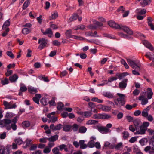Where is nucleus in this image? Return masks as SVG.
<instances>
[{"label":"nucleus","mask_w":154,"mask_h":154,"mask_svg":"<svg viewBox=\"0 0 154 154\" xmlns=\"http://www.w3.org/2000/svg\"><path fill=\"white\" fill-rule=\"evenodd\" d=\"M10 24V22L9 20L6 21L4 23L3 26H2V29H5Z\"/></svg>","instance_id":"a19ab883"},{"label":"nucleus","mask_w":154,"mask_h":154,"mask_svg":"<svg viewBox=\"0 0 154 154\" xmlns=\"http://www.w3.org/2000/svg\"><path fill=\"white\" fill-rule=\"evenodd\" d=\"M149 123L148 122H143L142 125H141L146 131V130L148 129L147 128L149 126Z\"/></svg>","instance_id":"e433bc0d"},{"label":"nucleus","mask_w":154,"mask_h":154,"mask_svg":"<svg viewBox=\"0 0 154 154\" xmlns=\"http://www.w3.org/2000/svg\"><path fill=\"white\" fill-rule=\"evenodd\" d=\"M134 126L136 128L139 127L141 125L142 122L140 119H134L133 122Z\"/></svg>","instance_id":"4468645a"},{"label":"nucleus","mask_w":154,"mask_h":154,"mask_svg":"<svg viewBox=\"0 0 154 154\" xmlns=\"http://www.w3.org/2000/svg\"><path fill=\"white\" fill-rule=\"evenodd\" d=\"M52 43L55 46H59L61 44L60 42L57 40H55L53 41Z\"/></svg>","instance_id":"774afa93"},{"label":"nucleus","mask_w":154,"mask_h":154,"mask_svg":"<svg viewBox=\"0 0 154 154\" xmlns=\"http://www.w3.org/2000/svg\"><path fill=\"white\" fill-rule=\"evenodd\" d=\"M63 106L64 105L63 103L61 102H59L58 103L57 109L58 110H60L62 109V108L63 107Z\"/></svg>","instance_id":"6e6d98bb"},{"label":"nucleus","mask_w":154,"mask_h":154,"mask_svg":"<svg viewBox=\"0 0 154 154\" xmlns=\"http://www.w3.org/2000/svg\"><path fill=\"white\" fill-rule=\"evenodd\" d=\"M139 100L141 101V104L143 105H145L148 102V99L143 95L140 96L139 97Z\"/></svg>","instance_id":"ddd939ff"},{"label":"nucleus","mask_w":154,"mask_h":154,"mask_svg":"<svg viewBox=\"0 0 154 154\" xmlns=\"http://www.w3.org/2000/svg\"><path fill=\"white\" fill-rule=\"evenodd\" d=\"M92 118L93 119H101V114L97 113L94 114Z\"/></svg>","instance_id":"79ce46f5"},{"label":"nucleus","mask_w":154,"mask_h":154,"mask_svg":"<svg viewBox=\"0 0 154 154\" xmlns=\"http://www.w3.org/2000/svg\"><path fill=\"white\" fill-rule=\"evenodd\" d=\"M108 24L111 27L118 29H122L129 35H132L133 33L132 31L128 27L122 25H119L113 21H109L108 22Z\"/></svg>","instance_id":"f257e3e1"},{"label":"nucleus","mask_w":154,"mask_h":154,"mask_svg":"<svg viewBox=\"0 0 154 154\" xmlns=\"http://www.w3.org/2000/svg\"><path fill=\"white\" fill-rule=\"evenodd\" d=\"M111 118V116L109 114L106 113L101 114V119H109Z\"/></svg>","instance_id":"5701e85b"},{"label":"nucleus","mask_w":154,"mask_h":154,"mask_svg":"<svg viewBox=\"0 0 154 154\" xmlns=\"http://www.w3.org/2000/svg\"><path fill=\"white\" fill-rule=\"evenodd\" d=\"M79 143L80 146V148L81 149H85L87 147V145L85 144V141L83 140H80Z\"/></svg>","instance_id":"a211bd4d"},{"label":"nucleus","mask_w":154,"mask_h":154,"mask_svg":"<svg viewBox=\"0 0 154 154\" xmlns=\"http://www.w3.org/2000/svg\"><path fill=\"white\" fill-rule=\"evenodd\" d=\"M117 94L119 97L116 100H115V104L118 105L119 104L121 106H123L125 103V95L123 94L117 93Z\"/></svg>","instance_id":"7ed1b4c3"},{"label":"nucleus","mask_w":154,"mask_h":154,"mask_svg":"<svg viewBox=\"0 0 154 154\" xmlns=\"http://www.w3.org/2000/svg\"><path fill=\"white\" fill-rule=\"evenodd\" d=\"M18 78V76L16 74H14L9 77V80L11 82H16Z\"/></svg>","instance_id":"aec40b11"},{"label":"nucleus","mask_w":154,"mask_h":154,"mask_svg":"<svg viewBox=\"0 0 154 154\" xmlns=\"http://www.w3.org/2000/svg\"><path fill=\"white\" fill-rule=\"evenodd\" d=\"M72 128V126L71 125H66L63 126V130L65 132H69L70 131Z\"/></svg>","instance_id":"4be33fe9"},{"label":"nucleus","mask_w":154,"mask_h":154,"mask_svg":"<svg viewBox=\"0 0 154 154\" xmlns=\"http://www.w3.org/2000/svg\"><path fill=\"white\" fill-rule=\"evenodd\" d=\"M97 129L99 132L103 134H106L110 131L108 128L105 127H98Z\"/></svg>","instance_id":"1a4fd4ad"},{"label":"nucleus","mask_w":154,"mask_h":154,"mask_svg":"<svg viewBox=\"0 0 154 154\" xmlns=\"http://www.w3.org/2000/svg\"><path fill=\"white\" fill-rule=\"evenodd\" d=\"M94 141L92 140H91L88 143V146L90 148H93L94 146Z\"/></svg>","instance_id":"ea45409f"},{"label":"nucleus","mask_w":154,"mask_h":154,"mask_svg":"<svg viewBox=\"0 0 154 154\" xmlns=\"http://www.w3.org/2000/svg\"><path fill=\"white\" fill-rule=\"evenodd\" d=\"M85 29V26L83 25H80L77 26V28L75 29V30H77L78 29H81L83 30Z\"/></svg>","instance_id":"e2e57ef3"},{"label":"nucleus","mask_w":154,"mask_h":154,"mask_svg":"<svg viewBox=\"0 0 154 154\" xmlns=\"http://www.w3.org/2000/svg\"><path fill=\"white\" fill-rule=\"evenodd\" d=\"M51 150V149L47 146L44 148L43 152L45 153L48 154L50 152Z\"/></svg>","instance_id":"09e8293b"},{"label":"nucleus","mask_w":154,"mask_h":154,"mask_svg":"<svg viewBox=\"0 0 154 154\" xmlns=\"http://www.w3.org/2000/svg\"><path fill=\"white\" fill-rule=\"evenodd\" d=\"M135 127H134V126L132 125H130L129 127V129L132 132H134L135 131H136V128Z\"/></svg>","instance_id":"603ef678"},{"label":"nucleus","mask_w":154,"mask_h":154,"mask_svg":"<svg viewBox=\"0 0 154 154\" xmlns=\"http://www.w3.org/2000/svg\"><path fill=\"white\" fill-rule=\"evenodd\" d=\"M151 2L150 0H143L140 2V4L142 7H144L145 6L148 5Z\"/></svg>","instance_id":"f3484780"},{"label":"nucleus","mask_w":154,"mask_h":154,"mask_svg":"<svg viewBox=\"0 0 154 154\" xmlns=\"http://www.w3.org/2000/svg\"><path fill=\"white\" fill-rule=\"evenodd\" d=\"M2 149V154H9L10 152V150L8 147H3Z\"/></svg>","instance_id":"c756f323"},{"label":"nucleus","mask_w":154,"mask_h":154,"mask_svg":"<svg viewBox=\"0 0 154 154\" xmlns=\"http://www.w3.org/2000/svg\"><path fill=\"white\" fill-rule=\"evenodd\" d=\"M101 109L103 111L106 112L109 111L111 109L110 107L107 106H103Z\"/></svg>","instance_id":"49530a36"},{"label":"nucleus","mask_w":154,"mask_h":154,"mask_svg":"<svg viewBox=\"0 0 154 154\" xmlns=\"http://www.w3.org/2000/svg\"><path fill=\"white\" fill-rule=\"evenodd\" d=\"M123 146V144L122 142L118 143L116 146L115 145L114 148L116 150H118Z\"/></svg>","instance_id":"c9c22d12"},{"label":"nucleus","mask_w":154,"mask_h":154,"mask_svg":"<svg viewBox=\"0 0 154 154\" xmlns=\"http://www.w3.org/2000/svg\"><path fill=\"white\" fill-rule=\"evenodd\" d=\"M62 127L63 125L61 124H57L55 126V131L60 130L62 128Z\"/></svg>","instance_id":"3c124183"},{"label":"nucleus","mask_w":154,"mask_h":154,"mask_svg":"<svg viewBox=\"0 0 154 154\" xmlns=\"http://www.w3.org/2000/svg\"><path fill=\"white\" fill-rule=\"evenodd\" d=\"M127 63L133 69H136L138 71L140 70V65L139 62H137L136 61H133L128 59H127Z\"/></svg>","instance_id":"20e7f679"},{"label":"nucleus","mask_w":154,"mask_h":154,"mask_svg":"<svg viewBox=\"0 0 154 154\" xmlns=\"http://www.w3.org/2000/svg\"><path fill=\"white\" fill-rule=\"evenodd\" d=\"M118 35L121 37L124 38H129V36L126 34H124L122 33H119Z\"/></svg>","instance_id":"4d7b16f0"},{"label":"nucleus","mask_w":154,"mask_h":154,"mask_svg":"<svg viewBox=\"0 0 154 154\" xmlns=\"http://www.w3.org/2000/svg\"><path fill=\"white\" fill-rule=\"evenodd\" d=\"M148 110L149 109H148V108L144 109L143 111L142 112V116L144 117H146L148 115Z\"/></svg>","instance_id":"4c0bfd02"},{"label":"nucleus","mask_w":154,"mask_h":154,"mask_svg":"<svg viewBox=\"0 0 154 154\" xmlns=\"http://www.w3.org/2000/svg\"><path fill=\"white\" fill-rule=\"evenodd\" d=\"M43 34L44 35H47L49 38H51L53 35V32L51 28L47 29L45 32H42Z\"/></svg>","instance_id":"9b49d317"},{"label":"nucleus","mask_w":154,"mask_h":154,"mask_svg":"<svg viewBox=\"0 0 154 154\" xmlns=\"http://www.w3.org/2000/svg\"><path fill=\"white\" fill-rule=\"evenodd\" d=\"M87 130V128L84 126H80L79 127L78 132L81 133H85Z\"/></svg>","instance_id":"393cba45"},{"label":"nucleus","mask_w":154,"mask_h":154,"mask_svg":"<svg viewBox=\"0 0 154 154\" xmlns=\"http://www.w3.org/2000/svg\"><path fill=\"white\" fill-rule=\"evenodd\" d=\"M27 88L23 83L20 84V90L21 92H24L27 91Z\"/></svg>","instance_id":"c85d7f7f"},{"label":"nucleus","mask_w":154,"mask_h":154,"mask_svg":"<svg viewBox=\"0 0 154 154\" xmlns=\"http://www.w3.org/2000/svg\"><path fill=\"white\" fill-rule=\"evenodd\" d=\"M15 142L18 145H20L23 142L22 139L20 137L16 139L15 140Z\"/></svg>","instance_id":"c03bdc74"},{"label":"nucleus","mask_w":154,"mask_h":154,"mask_svg":"<svg viewBox=\"0 0 154 154\" xmlns=\"http://www.w3.org/2000/svg\"><path fill=\"white\" fill-rule=\"evenodd\" d=\"M40 102L44 106L46 105L48 103L47 99L45 98H42Z\"/></svg>","instance_id":"37998d69"},{"label":"nucleus","mask_w":154,"mask_h":154,"mask_svg":"<svg viewBox=\"0 0 154 154\" xmlns=\"http://www.w3.org/2000/svg\"><path fill=\"white\" fill-rule=\"evenodd\" d=\"M88 28L91 30H96L97 29V27L96 26V25H94L91 24L88 26Z\"/></svg>","instance_id":"bf43d9fd"},{"label":"nucleus","mask_w":154,"mask_h":154,"mask_svg":"<svg viewBox=\"0 0 154 154\" xmlns=\"http://www.w3.org/2000/svg\"><path fill=\"white\" fill-rule=\"evenodd\" d=\"M58 16V13L57 12H55L51 14V15L49 16V19L50 20H52L56 19Z\"/></svg>","instance_id":"cd10ccee"},{"label":"nucleus","mask_w":154,"mask_h":154,"mask_svg":"<svg viewBox=\"0 0 154 154\" xmlns=\"http://www.w3.org/2000/svg\"><path fill=\"white\" fill-rule=\"evenodd\" d=\"M47 40H46L45 38H42L38 40V43L40 44L38 48L40 50L43 49L46 45L47 44Z\"/></svg>","instance_id":"0eeeda50"},{"label":"nucleus","mask_w":154,"mask_h":154,"mask_svg":"<svg viewBox=\"0 0 154 154\" xmlns=\"http://www.w3.org/2000/svg\"><path fill=\"white\" fill-rule=\"evenodd\" d=\"M126 118L129 122H133L134 120L133 117L127 115L126 116Z\"/></svg>","instance_id":"0e129e2a"},{"label":"nucleus","mask_w":154,"mask_h":154,"mask_svg":"<svg viewBox=\"0 0 154 154\" xmlns=\"http://www.w3.org/2000/svg\"><path fill=\"white\" fill-rule=\"evenodd\" d=\"M123 138L125 139H127L129 136V134L127 131H124L123 133Z\"/></svg>","instance_id":"de8ad7c7"},{"label":"nucleus","mask_w":154,"mask_h":154,"mask_svg":"<svg viewBox=\"0 0 154 154\" xmlns=\"http://www.w3.org/2000/svg\"><path fill=\"white\" fill-rule=\"evenodd\" d=\"M67 74V72L66 70H64L62 72H61L60 74V77H64L66 76Z\"/></svg>","instance_id":"69168bd1"},{"label":"nucleus","mask_w":154,"mask_h":154,"mask_svg":"<svg viewBox=\"0 0 154 154\" xmlns=\"http://www.w3.org/2000/svg\"><path fill=\"white\" fill-rule=\"evenodd\" d=\"M150 135H152L154 134V130L151 129H148L146 130Z\"/></svg>","instance_id":"338daca9"},{"label":"nucleus","mask_w":154,"mask_h":154,"mask_svg":"<svg viewBox=\"0 0 154 154\" xmlns=\"http://www.w3.org/2000/svg\"><path fill=\"white\" fill-rule=\"evenodd\" d=\"M143 43L145 46L151 51L154 50V48L148 41L147 40H143Z\"/></svg>","instance_id":"f8f14e48"},{"label":"nucleus","mask_w":154,"mask_h":154,"mask_svg":"<svg viewBox=\"0 0 154 154\" xmlns=\"http://www.w3.org/2000/svg\"><path fill=\"white\" fill-rule=\"evenodd\" d=\"M31 32V30L26 28H24L22 29V33L24 35H27Z\"/></svg>","instance_id":"473e14b6"},{"label":"nucleus","mask_w":154,"mask_h":154,"mask_svg":"<svg viewBox=\"0 0 154 154\" xmlns=\"http://www.w3.org/2000/svg\"><path fill=\"white\" fill-rule=\"evenodd\" d=\"M93 23L97 27V29H100L101 27H103V24L102 23L96 20L93 21Z\"/></svg>","instance_id":"a878e982"},{"label":"nucleus","mask_w":154,"mask_h":154,"mask_svg":"<svg viewBox=\"0 0 154 154\" xmlns=\"http://www.w3.org/2000/svg\"><path fill=\"white\" fill-rule=\"evenodd\" d=\"M12 102L11 101L8 102L6 101H4L3 104L5 107V109H8L15 108L17 107V105L15 103L12 104Z\"/></svg>","instance_id":"39448f33"},{"label":"nucleus","mask_w":154,"mask_h":154,"mask_svg":"<svg viewBox=\"0 0 154 154\" xmlns=\"http://www.w3.org/2000/svg\"><path fill=\"white\" fill-rule=\"evenodd\" d=\"M145 56L146 57L154 62V54H153L150 52H148L146 53Z\"/></svg>","instance_id":"2eb2a0df"},{"label":"nucleus","mask_w":154,"mask_h":154,"mask_svg":"<svg viewBox=\"0 0 154 154\" xmlns=\"http://www.w3.org/2000/svg\"><path fill=\"white\" fill-rule=\"evenodd\" d=\"M13 116V114L11 112H7L5 115V117L8 119L11 118Z\"/></svg>","instance_id":"052dcab7"},{"label":"nucleus","mask_w":154,"mask_h":154,"mask_svg":"<svg viewBox=\"0 0 154 154\" xmlns=\"http://www.w3.org/2000/svg\"><path fill=\"white\" fill-rule=\"evenodd\" d=\"M92 114L91 111H86L84 112V116L85 118H89L91 116Z\"/></svg>","instance_id":"7c9ffc66"},{"label":"nucleus","mask_w":154,"mask_h":154,"mask_svg":"<svg viewBox=\"0 0 154 154\" xmlns=\"http://www.w3.org/2000/svg\"><path fill=\"white\" fill-rule=\"evenodd\" d=\"M78 16L76 14H74L69 19V21L72 22L76 20L78 18Z\"/></svg>","instance_id":"58836bf2"},{"label":"nucleus","mask_w":154,"mask_h":154,"mask_svg":"<svg viewBox=\"0 0 154 154\" xmlns=\"http://www.w3.org/2000/svg\"><path fill=\"white\" fill-rule=\"evenodd\" d=\"M104 146L106 147H108L109 149H113L114 148L115 144H111L110 143L108 142H106L104 144Z\"/></svg>","instance_id":"6ab92c4d"},{"label":"nucleus","mask_w":154,"mask_h":154,"mask_svg":"<svg viewBox=\"0 0 154 154\" xmlns=\"http://www.w3.org/2000/svg\"><path fill=\"white\" fill-rule=\"evenodd\" d=\"M8 56L10 57L11 58L13 59L14 58V56L12 52L10 51H8L6 53Z\"/></svg>","instance_id":"680f3d73"},{"label":"nucleus","mask_w":154,"mask_h":154,"mask_svg":"<svg viewBox=\"0 0 154 154\" xmlns=\"http://www.w3.org/2000/svg\"><path fill=\"white\" fill-rule=\"evenodd\" d=\"M129 75V74L127 72H124L120 74L117 73L116 74V76H118V78L121 80L122 78Z\"/></svg>","instance_id":"412c9836"},{"label":"nucleus","mask_w":154,"mask_h":154,"mask_svg":"<svg viewBox=\"0 0 154 154\" xmlns=\"http://www.w3.org/2000/svg\"><path fill=\"white\" fill-rule=\"evenodd\" d=\"M117 11L118 12L123 13L125 11V8L123 6H121L118 8Z\"/></svg>","instance_id":"13d9d810"},{"label":"nucleus","mask_w":154,"mask_h":154,"mask_svg":"<svg viewBox=\"0 0 154 154\" xmlns=\"http://www.w3.org/2000/svg\"><path fill=\"white\" fill-rule=\"evenodd\" d=\"M72 127V130L74 132L77 131L79 128V125L76 124H74Z\"/></svg>","instance_id":"a18cd8bd"},{"label":"nucleus","mask_w":154,"mask_h":154,"mask_svg":"<svg viewBox=\"0 0 154 154\" xmlns=\"http://www.w3.org/2000/svg\"><path fill=\"white\" fill-rule=\"evenodd\" d=\"M30 122L28 121H25L22 123V126L23 128H27L30 126Z\"/></svg>","instance_id":"2f4dec72"},{"label":"nucleus","mask_w":154,"mask_h":154,"mask_svg":"<svg viewBox=\"0 0 154 154\" xmlns=\"http://www.w3.org/2000/svg\"><path fill=\"white\" fill-rule=\"evenodd\" d=\"M11 123V120L8 119H5L2 122L1 124L3 125V126L6 128L8 130H10L11 128L14 130H16L17 129V125L15 124H11V125L10 124Z\"/></svg>","instance_id":"f03ea898"},{"label":"nucleus","mask_w":154,"mask_h":154,"mask_svg":"<svg viewBox=\"0 0 154 154\" xmlns=\"http://www.w3.org/2000/svg\"><path fill=\"white\" fill-rule=\"evenodd\" d=\"M39 78L41 80H43L45 82H48L49 80L47 77H45L44 75H42L39 77Z\"/></svg>","instance_id":"864d4df0"},{"label":"nucleus","mask_w":154,"mask_h":154,"mask_svg":"<svg viewBox=\"0 0 154 154\" xmlns=\"http://www.w3.org/2000/svg\"><path fill=\"white\" fill-rule=\"evenodd\" d=\"M30 0H27L24 3L23 6L22 8L23 10H25L29 5Z\"/></svg>","instance_id":"72a5a7b5"},{"label":"nucleus","mask_w":154,"mask_h":154,"mask_svg":"<svg viewBox=\"0 0 154 154\" xmlns=\"http://www.w3.org/2000/svg\"><path fill=\"white\" fill-rule=\"evenodd\" d=\"M26 146H23V147L24 148H26L27 146H30L32 144V140L29 139H27L26 140Z\"/></svg>","instance_id":"f704fd0d"},{"label":"nucleus","mask_w":154,"mask_h":154,"mask_svg":"<svg viewBox=\"0 0 154 154\" xmlns=\"http://www.w3.org/2000/svg\"><path fill=\"white\" fill-rule=\"evenodd\" d=\"M128 79H124L121 82L119 83V86L121 89H125L127 85Z\"/></svg>","instance_id":"9d476101"},{"label":"nucleus","mask_w":154,"mask_h":154,"mask_svg":"<svg viewBox=\"0 0 154 154\" xmlns=\"http://www.w3.org/2000/svg\"><path fill=\"white\" fill-rule=\"evenodd\" d=\"M72 34V31L71 29L66 30L65 33V34L66 36L68 38H69L71 36Z\"/></svg>","instance_id":"5fc2aeb1"},{"label":"nucleus","mask_w":154,"mask_h":154,"mask_svg":"<svg viewBox=\"0 0 154 154\" xmlns=\"http://www.w3.org/2000/svg\"><path fill=\"white\" fill-rule=\"evenodd\" d=\"M146 131L141 125L136 128V131L134 132L135 135H144Z\"/></svg>","instance_id":"423d86ee"},{"label":"nucleus","mask_w":154,"mask_h":154,"mask_svg":"<svg viewBox=\"0 0 154 154\" xmlns=\"http://www.w3.org/2000/svg\"><path fill=\"white\" fill-rule=\"evenodd\" d=\"M58 138V135L56 134L48 138V140L50 142H53L57 140Z\"/></svg>","instance_id":"dca6fc26"},{"label":"nucleus","mask_w":154,"mask_h":154,"mask_svg":"<svg viewBox=\"0 0 154 154\" xmlns=\"http://www.w3.org/2000/svg\"><path fill=\"white\" fill-rule=\"evenodd\" d=\"M1 83L3 85H5L9 83L8 79L7 78H5L4 80H1Z\"/></svg>","instance_id":"8fccbe9b"},{"label":"nucleus","mask_w":154,"mask_h":154,"mask_svg":"<svg viewBox=\"0 0 154 154\" xmlns=\"http://www.w3.org/2000/svg\"><path fill=\"white\" fill-rule=\"evenodd\" d=\"M28 91L31 94H34L38 92L37 88L32 87L28 88Z\"/></svg>","instance_id":"b1692460"},{"label":"nucleus","mask_w":154,"mask_h":154,"mask_svg":"<svg viewBox=\"0 0 154 154\" xmlns=\"http://www.w3.org/2000/svg\"><path fill=\"white\" fill-rule=\"evenodd\" d=\"M98 123V121L94 120H89L86 122V124L87 125H95Z\"/></svg>","instance_id":"bb28decb"},{"label":"nucleus","mask_w":154,"mask_h":154,"mask_svg":"<svg viewBox=\"0 0 154 154\" xmlns=\"http://www.w3.org/2000/svg\"><path fill=\"white\" fill-rule=\"evenodd\" d=\"M55 113L56 112H53L48 114L47 115V117L48 118H51V122L53 123H55L56 121H57V117L54 116Z\"/></svg>","instance_id":"6e6552de"}]
</instances>
